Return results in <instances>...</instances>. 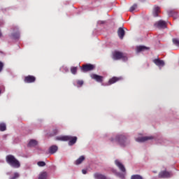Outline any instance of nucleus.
I'll return each instance as SVG.
<instances>
[{"instance_id":"1","label":"nucleus","mask_w":179,"mask_h":179,"mask_svg":"<svg viewBox=\"0 0 179 179\" xmlns=\"http://www.w3.org/2000/svg\"><path fill=\"white\" fill-rule=\"evenodd\" d=\"M55 139L59 141H69V145L70 146L73 145L77 141V137L71 136H57Z\"/></svg>"},{"instance_id":"2","label":"nucleus","mask_w":179,"mask_h":179,"mask_svg":"<svg viewBox=\"0 0 179 179\" xmlns=\"http://www.w3.org/2000/svg\"><path fill=\"white\" fill-rule=\"evenodd\" d=\"M6 162L14 169L20 168V162L16 159L13 155H7L6 157Z\"/></svg>"},{"instance_id":"3","label":"nucleus","mask_w":179,"mask_h":179,"mask_svg":"<svg viewBox=\"0 0 179 179\" xmlns=\"http://www.w3.org/2000/svg\"><path fill=\"white\" fill-rule=\"evenodd\" d=\"M110 141L117 143L120 146L124 147L127 145V136L124 134H118L115 136L110 138Z\"/></svg>"},{"instance_id":"4","label":"nucleus","mask_w":179,"mask_h":179,"mask_svg":"<svg viewBox=\"0 0 179 179\" xmlns=\"http://www.w3.org/2000/svg\"><path fill=\"white\" fill-rule=\"evenodd\" d=\"M113 59L115 61L122 59L123 62H126L127 61L128 58L122 52L115 50L113 53Z\"/></svg>"},{"instance_id":"5","label":"nucleus","mask_w":179,"mask_h":179,"mask_svg":"<svg viewBox=\"0 0 179 179\" xmlns=\"http://www.w3.org/2000/svg\"><path fill=\"white\" fill-rule=\"evenodd\" d=\"M95 66L92 64H83L81 67V70L83 72L86 73L88 71H92L94 69Z\"/></svg>"},{"instance_id":"6","label":"nucleus","mask_w":179,"mask_h":179,"mask_svg":"<svg viewBox=\"0 0 179 179\" xmlns=\"http://www.w3.org/2000/svg\"><path fill=\"white\" fill-rule=\"evenodd\" d=\"M155 26L158 29H166L167 27V24L165 21L160 20L155 23Z\"/></svg>"},{"instance_id":"7","label":"nucleus","mask_w":179,"mask_h":179,"mask_svg":"<svg viewBox=\"0 0 179 179\" xmlns=\"http://www.w3.org/2000/svg\"><path fill=\"white\" fill-rule=\"evenodd\" d=\"M35 81H36V77L31 75L25 76L24 79V82L28 84L34 83Z\"/></svg>"},{"instance_id":"8","label":"nucleus","mask_w":179,"mask_h":179,"mask_svg":"<svg viewBox=\"0 0 179 179\" xmlns=\"http://www.w3.org/2000/svg\"><path fill=\"white\" fill-rule=\"evenodd\" d=\"M91 78L93 80H95L97 83H102L103 77L102 76H99L95 73L91 74Z\"/></svg>"},{"instance_id":"9","label":"nucleus","mask_w":179,"mask_h":179,"mask_svg":"<svg viewBox=\"0 0 179 179\" xmlns=\"http://www.w3.org/2000/svg\"><path fill=\"white\" fill-rule=\"evenodd\" d=\"M171 176V172H167V171H162L159 173V177L160 178H169Z\"/></svg>"},{"instance_id":"10","label":"nucleus","mask_w":179,"mask_h":179,"mask_svg":"<svg viewBox=\"0 0 179 179\" xmlns=\"http://www.w3.org/2000/svg\"><path fill=\"white\" fill-rule=\"evenodd\" d=\"M152 139H153V136H143V137L136 138V141L137 142L143 143Z\"/></svg>"},{"instance_id":"11","label":"nucleus","mask_w":179,"mask_h":179,"mask_svg":"<svg viewBox=\"0 0 179 179\" xmlns=\"http://www.w3.org/2000/svg\"><path fill=\"white\" fill-rule=\"evenodd\" d=\"M11 38L15 40L19 39V38H20V32H19L18 28H15V31L12 33Z\"/></svg>"},{"instance_id":"12","label":"nucleus","mask_w":179,"mask_h":179,"mask_svg":"<svg viewBox=\"0 0 179 179\" xmlns=\"http://www.w3.org/2000/svg\"><path fill=\"white\" fill-rule=\"evenodd\" d=\"M120 80H121V78L114 76L108 80V85H111L120 81Z\"/></svg>"},{"instance_id":"13","label":"nucleus","mask_w":179,"mask_h":179,"mask_svg":"<svg viewBox=\"0 0 179 179\" xmlns=\"http://www.w3.org/2000/svg\"><path fill=\"white\" fill-rule=\"evenodd\" d=\"M115 163L122 172H123V173L126 172V169H125L124 165H122V164H121V162H120V161L116 159V161H115Z\"/></svg>"},{"instance_id":"14","label":"nucleus","mask_w":179,"mask_h":179,"mask_svg":"<svg viewBox=\"0 0 179 179\" xmlns=\"http://www.w3.org/2000/svg\"><path fill=\"white\" fill-rule=\"evenodd\" d=\"M117 34H118L121 40H122L123 38H124V34H125V31H124V30L123 29L122 27H120V28L118 29V30H117Z\"/></svg>"},{"instance_id":"15","label":"nucleus","mask_w":179,"mask_h":179,"mask_svg":"<svg viewBox=\"0 0 179 179\" xmlns=\"http://www.w3.org/2000/svg\"><path fill=\"white\" fill-rule=\"evenodd\" d=\"M153 62L157 66H164V60H161L159 59H155L153 60Z\"/></svg>"},{"instance_id":"16","label":"nucleus","mask_w":179,"mask_h":179,"mask_svg":"<svg viewBox=\"0 0 179 179\" xmlns=\"http://www.w3.org/2000/svg\"><path fill=\"white\" fill-rule=\"evenodd\" d=\"M149 47H146L145 45H139L137 46L136 50H137V52H141L145 50H149Z\"/></svg>"},{"instance_id":"17","label":"nucleus","mask_w":179,"mask_h":179,"mask_svg":"<svg viewBox=\"0 0 179 179\" xmlns=\"http://www.w3.org/2000/svg\"><path fill=\"white\" fill-rule=\"evenodd\" d=\"M57 150H58V147H57V145H52L49 148V152L51 155H53L54 153H55L57 151Z\"/></svg>"},{"instance_id":"18","label":"nucleus","mask_w":179,"mask_h":179,"mask_svg":"<svg viewBox=\"0 0 179 179\" xmlns=\"http://www.w3.org/2000/svg\"><path fill=\"white\" fill-rule=\"evenodd\" d=\"M160 13V8L159 6H156L155 8H154V10H153V15L155 17H158V14Z\"/></svg>"},{"instance_id":"19","label":"nucleus","mask_w":179,"mask_h":179,"mask_svg":"<svg viewBox=\"0 0 179 179\" xmlns=\"http://www.w3.org/2000/svg\"><path fill=\"white\" fill-rule=\"evenodd\" d=\"M94 178L95 179H106V176L101 175V173H94Z\"/></svg>"},{"instance_id":"20","label":"nucleus","mask_w":179,"mask_h":179,"mask_svg":"<svg viewBox=\"0 0 179 179\" xmlns=\"http://www.w3.org/2000/svg\"><path fill=\"white\" fill-rule=\"evenodd\" d=\"M38 143L36 141V140L31 139L29 141V143L28 144V147H35L37 145Z\"/></svg>"},{"instance_id":"21","label":"nucleus","mask_w":179,"mask_h":179,"mask_svg":"<svg viewBox=\"0 0 179 179\" xmlns=\"http://www.w3.org/2000/svg\"><path fill=\"white\" fill-rule=\"evenodd\" d=\"M85 157L83 155H81L80 158H78L77 160L76 161V164L79 165L84 160H85Z\"/></svg>"},{"instance_id":"22","label":"nucleus","mask_w":179,"mask_h":179,"mask_svg":"<svg viewBox=\"0 0 179 179\" xmlns=\"http://www.w3.org/2000/svg\"><path fill=\"white\" fill-rule=\"evenodd\" d=\"M20 178V173L19 172H14V173L10 176V179H17Z\"/></svg>"},{"instance_id":"23","label":"nucleus","mask_w":179,"mask_h":179,"mask_svg":"<svg viewBox=\"0 0 179 179\" xmlns=\"http://www.w3.org/2000/svg\"><path fill=\"white\" fill-rule=\"evenodd\" d=\"M47 178V172H41L38 176V179H46Z\"/></svg>"},{"instance_id":"24","label":"nucleus","mask_w":179,"mask_h":179,"mask_svg":"<svg viewBox=\"0 0 179 179\" xmlns=\"http://www.w3.org/2000/svg\"><path fill=\"white\" fill-rule=\"evenodd\" d=\"M6 131V124L1 123V131Z\"/></svg>"},{"instance_id":"25","label":"nucleus","mask_w":179,"mask_h":179,"mask_svg":"<svg viewBox=\"0 0 179 179\" xmlns=\"http://www.w3.org/2000/svg\"><path fill=\"white\" fill-rule=\"evenodd\" d=\"M58 132H59V129L57 128H55L51 132V136H55L58 134Z\"/></svg>"},{"instance_id":"26","label":"nucleus","mask_w":179,"mask_h":179,"mask_svg":"<svg viewBox=\"0 0 179 179\" xmlns=\"http://www.w3.org/2000/svg\"><path fill=\"white\" fill-rule=\"evenodd\" d=\"M71 72L72 74L76 75L77 73V67H75V66L71 67Z\"/></svg>"},{"instance_id":"27","label":"nucleus","mask_w":179,"mask_h":179,"mask_svg":"<svg viewBox=\"0 0 179 179\" xmlns=\"http://www.w3.org/2000/svg\"><path fill=\"white\" fill-rule=\"evenodd\" d=\"M116 176L117 177H119L120 179H125V176H124V173H120V172H117L116 173Z\"/></svg>"},{"instance_id":"28","label":"nucleus","mask_w":179,"mask_h":179,"mask_svg":"<svg viewBox=\"0 0 179 179\" xmlns=\"http://www.w3.org/2000/svg\"><path fill=\"white\" fill-rule=\"evenodd\" d=\"M131 179H143L140 175H132Z\"/></svg>"},{"instance_id":"29","label":"nucleus","mask_w":179,"mask_h":179,"mask_svg":"<svg viewBox=\"0 0 179 179\" xmlns=\"http://www.w3.org/2000/svg\"><path fill=\"white\" fill-rule=\"evenodd\" d=\"M137 8V4H134L130 8V12L132 13L134 12L136 9Z\"/></svg>"},{"instance_id":"30","label":"nucleus","mask_w":179,"mask_h":179,"mask_svg":"<svg viewBox=\"0 0 179 179\" xmlns=\"http://www.w3.org/2000/svg\"><path fill=\"white\" fill-rule=\"evenodd\" d=\"M37 165L40 167H43L45 166V162H43V161H39L38 163H37Z\"/></svg>"},{"instance_id":"31","label":"nucleus","mask_w":179,"mask_h":179,"mask_svg":"<svg viewBox=\"0 0 179 179\" xmlns=\"http://www.w3.org/2000/svg\"><path fill=\"white\" fill-rule=\"evenodd\" d=\"M173 43L178 47H179V40L178 38H173Z\"/></svg>"},{"instance_id":"32","label":"nucleus","mask_w":179,"mask_h":179,"mask_svg":"<svg viewBox=\"0 0 179 179\" xmlns=\"http://www.w3.org/2000/svg\"><path fill=\"white\" fill-rule=\"evenodd\" d=\"M77 84H78V85L81 87L84 84V82L83 80H77Z\"/></svg>"},{"instance_id":"33","label":"nucleus","mask_w":179,"mask_h":179,"mask_svg":"<svg viewBox=\"0 0 179 179\" xmlns=\"http://www.w3.org/2000/svg\"><path fill=\"white\" fill-rule=\"evenodd\" d=\"M174 14H175V13H174V11H173V10H170V11H169V13H168L169 17H173V16H174Z\"/></svg>"},{"instance_id":"34","label":"nucleus","mask_w":179,"mask_h":179,"mask_svg":"<svg viewBox=\"0 0 179 179\" xmlns=\"http://www.w3.org/2000/svg\"><path fill=\"white\" fill-rule=\"evenodd\" d=\"M2 69H3V63L1 62V71H2Z\"/></svg>"},{"instance_id":"35","label":"nucleus","mask_w":179,"mask_h":179,"mask_svg":"<svg viewBox=\"0 0 179 179\" xmlns=\"http://www.w3.org/2000/svg\"><path fill=\"white\" fill-rule=\"evenodd\" d=\"M82 172L83 174H87V171H85V169H83Z\"/></svg>"},{"instance_id":"36","label":"nucleus","mask_w":179,"mask_h":179,"mask_svg":"<svg viewBox=\"0 0 179 179\" xmlns=\"http://www.w3.org/2000/svg\"><path fill=\"white\" fill-rule=\"evenodd\" d=\"M140 1L143 2V1H145V0H140Z\"/></svg>"},{"instance_id":"37","label":"nucleus","mask_w":179,"mask_h":179,"mask_svg":"<svg viewBox=\"0 0 179 179\" xmlns=\"http://www.w3.org/2000/svg\"><path fill=\"white\" fill-rule=\"evenodd\" d=\"M0 130H1V124H0Z\"/></svg>"}]
</instances>
